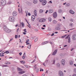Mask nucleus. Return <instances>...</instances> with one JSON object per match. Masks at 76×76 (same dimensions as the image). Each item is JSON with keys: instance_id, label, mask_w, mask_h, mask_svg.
<instances>
[{"instance_id": "nucleus-1", "label": "nucleus", "mask_w": 76, "mask_h": 76, "mask_svg": "<svg viewBox=\"0 0 76 76\" xmlns=\"http://www.w3.org/2000/svg\"><path fill=\"white\" fill-rule=\"evenodd\" d=\"M4 30L6 32H7V33H10V32H11V31L10 29H9L7 27H4Z\"/></svg>"}, {"instance_id": "nucleus-2", "label": "nucleus", "mask_w": 76, "mask_h": 76, "mask_svg": "<svg viewBox=\"0 0 76 76\" xmlns=\"http://www.w3.org/2000/svg\"><path fill=\"white\" fill-rule=\"evenodd\" d=\"M6 4V1L5 0H1V6H4Z\"/></svg>"}, {"instance_id": "nucleus-3", "label": "nucleus", "mask_w": 76, "mask_h": 76, "mask_svg": "<svg viewBox=\"0 0 76 76\" xmlns=\"http://www.w3.org/2000/svg\"><path fill=\"white\" fill-rule=\"evenodd\" d=\"M15 18L13 16L10 17L9 18V20L11 22H13L15 21Z\"/></svg>"}, {"instance_id": "nucleus-4", "label": "nucleus", "mask_w": 76, "mask_h": 76, "mask_svg": "<svg viewBox=\"0 0 76 76\" xmlns=\"http://www.w3.org/2000/svg\"><path fill=\"white\" fill-rule=\"evenodd\" d=\"M53 17L54 18H56L57 17V12H55L53 15Z\"/></svg>"}, {"instance_id": "nucleus-5", "label": "nucleus", "mask_w": 76, "mask_h": 76, "mask_svg": "<svg viewBox=\"0 0 76 76\" xmlns=\"http://www.w3.org/2000/svg\"><path fill=\"white\" fill-rule=\"evenodd\" d=\"M61 63L62 65L64 66L65 64V60L64 59H62L61 61Z\"/></svg>"}, {"instance_id": "nucleus-6", "label": "nucleus", "mask_w": 76, "mask_h": 76, "mask_svg": "<svg viewBox=\"0 0 76 76\" xmlns=\"http://www.w3.org/2000/svg\"><path fill=\"white\" fill-rule=\"evenodd\" d=\"M4 53H5L4 51L2 52L1 53H0V56H1V57H4V55L3 54H4Z\"/></svg>"}, {"instance_id": "nucleus-7", "label": "nucleus", "mask_w": 76, "mask_h": 76, "mask_svg": "<svg viewBox=\"0 0 76 76\" xmlns=\"http://www.w3.org/2000/svg\"><path fill=\"white\" fill-rule=\"evenodd\" d=\"M48 43V41H46L45 42H43L41 44V45H44V44H47Z\"/></svg>"}, {"instance_id": "nucleus-8", "label": "nucleus", "mask_w": 76, "mask_h": 76, "mask_svg": "<svg viewBox=\"0 0 76 76\" xmlns=\"http://www.w3.org/2000/svg\"><path fill=\"white\" fill-rule=\"evenodd\" d=\"M45 21V19L42 18L39 20L40 22H44Z\"/></svg>"}, {"instance_id": "nucleus-9", "label": "nucleus", "mask_w": 76, "mask_h": 76, "mask_svg": "<svg viewBox=\"0 0 76 76\" xmlns=\"http://www.w3.org/2000/svg\"><path fill=\"white\" fill-rule=\"evenodd\" d=\"M35 18V17L34 15H33L31 16V20L32 21H34Z\"/></svg>"}, {"instance_id": "nucleus-10", "label": "nucleus", "mask_w": 76, "mask_h": 76, "mask_svg": "<svg viewBox=\"0 0 76 76\" xmlns=\"http://www.w3.org/2000/svg\"><path fill=\"white\" fill-rule=\"evenodd\" d=\"M12 15L13 16H16L17 15V12H16V11H14L13 12Z\"/></svg>"}, {"instance_id": "nucleus-11", "label": "nucleus", "mask_w": 76, "mask_h": 76, "mask_svg": "<svg viewBox=\"0 0 76 76\" xmlns=\"http://www.w3.org/2000/svg\"><path fill=\"white\" fill-rule=\"evenodd\" d=\"M59 76H63V73L61 71H59Z\"/></svg>"}, {"instance_id": "nucleus-12", "label": "nucleus", "mask_w": 76, "mask_h": 76, "mask_svg": "<svg viewBox=\"0 0 76 76\" xmlns=\"http://www.w3.org/2000/svg\"><path fill=\"white\" fill-rule=\"evenodd\" d=\"M47 3V1L45 0H44V1L42 2V5H45Z\"/></svg>"}, {"instance_id": "nucleus-13", "label": "nucleus", "mask_w": 76, "mask_h": 76, "mask_svg": "<svg viewBox=\"0 0 76 76\" xmlns=\"http://www.w3.org/2000/svg\"><path fill=\"white\" fill-rule=\"evenodd\" d=\"M69 13H70L71 14H74L75 12L73 11L72 10H71L69 11Z\"/></svg>"}, {"instance_id": "nucleus-14", "label": "nucleus", "mask_w": 76, "mask_h": 76, "mask_svg": "<svg viewBox=\"0 0 76 76\" xmlns=\"http://www.w3.org/2000/svg\"><path fill=\"white\" fill-rule=\"evenodd\" d=\"M57 50H56L53 53V56H54V55H56V54L57 53Z\"/></svg>"}, {"instance_id": "nucleus-15", "label": "nucleus", "mask_w": 76, "mask_h": 76, "mask_svg": "<svg viewBox=\"0 0 76 76\" xmlns=\"http://www.w3.org/2000/svg\"><path fill=\"white\" fill-rule=\"evenodd\" d=\"M53 9L50 10H49V12L50 13H53Z\"/></svg>"}, {"instance_id": "nucleus-16", "label": "nucleus", "mask_w": 76, "mask_h": 76, "mask_svg": "<svg viewBox=\"0 0 76 76\" xmlns=\"http://www.w3.org/2000/svg\"><path fill=\"white\" fill-rule=\"evenodd\" d=\"M72 38L73 39H76V34L74 35L72 37Z\"/></svg>"}, {"instance_id": "nucleus-17", "label": "nucleus", "mask_w": 76, "mask_h": 76, "mask_svg": "<svg viewBox=\"0 0 76 76\" xmlns=\"http://www.w3.org/2000/svg\"><path fill=\"white\" fill-rule=\"evenodd\" d=\"M34 13L36 16H37V10H35L34 11Z\"/></svg>"}, {"instance_id": "nucleus-18", "label": "nucleus", "mask_w": 76, "mask_h": 76, "mask_svg": "<svg viewBox=\"0 0 76 76\" xmlns=\"http://www.w3.org/2000/svg\"><path fill=\"white\" fill-rule=\"evenodd\" d=\"M48 20L49 21V22H51L52 21V18L51 17H49L48 18Z\"/></svg>"}, {"instance_id": "nucleus-19", "label": "nucleus", "mask_w": 76, "mask_h": 76, "mask_svg": "<svg viewBox=\"0 0 76 76\" xmlns=\"http://www.w3.org/2000/svg\"><path fill=\"white\" fill-rule=\"evenodd\" d=\"M55 29L56 30H60V28L58 27H57L55 28Z\"/></svg>"}, {"instance_id": "nucleus-20", "label": "nucleus", "mask_w": 76, "mask_h": 76, "mask_svg": "<svg viewBox=\"0 0 76 76\" xmlns=\"http://www.w3.org/2000/svg\"><path fill=\"white\" fill-rule=\"evenodd\" d=\"M53 24H56V23H57V21L55 20H53Z\"/></svg>"}, {"instance_id": "nucleus-21", "label": "nucleus", "mask_w": 76, "mask_h": 76, "mask_svg": "<svg viewBox=\"0 0 76 76\" xmlns=\"http://www.w3.org/2000/svg\"><path fill=\"white\" fill-rule=\"evenodd\" d=\"M25 73V71H20L19 72V73L20 74H23V73Z\"/></svg>"}, {"instance_id": "nucleus-22", "label": "nucleus", "mask_w": 76, "mask_h": 76, "mask_svg": "<svg viewBox=\"0 0 76 76\" xmlns=\"http://www.w3.org/2000/svg\"><path fill=\"white\" fill-rule=\"evenodd\" d=\"M33 3H35V4H36V3H38V1L37 0H34L33 1Z\"/></svg>"}, {"instance_id": "nucleus-23", "label": "nucleus", "mask_w": 76, "mask_h": 76, "mask_svg": "<svg viewBox=\"0 0 76 76\" xmlns=\"http://www.w3.org/2000/svg\"><path fill=\"white\" fill-rule=\"evenodd\" d=\"M6 64H10V63L9 62L6 61L5 62Z\"/></svg>"}, {"instance_id": "nucleus-24", "label": "nucleus", "mask_w": 76, "mask_h": 76, "mask_svg": "<svg viewBox=\"0 0 76 76\" xmlns=\"http://www.w3.org/2000/svg\"><path fill=\"white\" fill-rule=\"evenodd\" d=\"M43 12V10L42 9L40 10L39 12L40 13H42Z\"/></svg>"}, {"instance_id": "nucleus-25", "label": "nucleus", "mask_w": 76, "mask_h": 76, "mask_svg": "<svg viewBox=\"0 0 76 76\" xmlns=\"http://www.w3.org/2000/svg\"><path fill=\"white\" fill-rule=\"evenodd\" d=\"M20 62L22 64H25V61H20Z\"/></svg>"}, {"instance_id": "nucleus-26", "label": "nucleus", "mask_w": 76, "mask_h": 76, "mask_svg": "<svg viewBox=\"0 0 76 76\" xmlns=\"http://www.w3.org/2000/svg\"><path fill=\"white\" fill-rule=\"evenodd\" d=\"M17 69L19 71H22V69L20 68H18Z\"/></svg>"}, {"instance_id": "nucleus-27", "label": "nucleus", "mask_w": 76, "mask_h": 76, "mask_svg": "<svg viewBox=\"0 0 76 76\" xmlns=\"http://www.w3.org/2000/svg\"><path fill=\"white\" fill-rule=\"evenodd\" d=\"M21 24H22V28H23V27H24V23H23V22H22Z\"/></svg>"}, {"instance_id": "nucleus-28", "label": "nucleus", "mask_w": 76, "mask_h": 76, "mask_svg": "<svg viewBox=\"0 0 76 76\" xmlns=\"http://www.w3.org/2000/svg\"><path fill=\"white\" fill-rule=\"evenodd\" d=\"M70 65H72L73 64V62L72 61H71L70 62Z\"/></svg>"}, {"instance_id": "nucleus-29", "label": "nucleus", "mask_w": 76, "mask_h": 76, "mask_svg": "<svg viewBox=\"0 0 76 76\" xmlns=\"http://www.w3.org/2000/svg\"><path fill=\"white\" fill-rule=\"evenodd\" d=\"M73 26V23H70L69 26H71V27H72V26Z\"/></svg>"}, {"instance_id": "nucleus-30", "label": "nucleus", "mask_w": 76, "mask_h": 76, "mask_svg": "<svg viewBox=\"0 0 76 76\" xmlns=\"http://www.w3.org/2000/svg\"><path fill=\"white\" fill-rule=\"evenodd\" d=\"M62 12V10H61V9H59L58 10V12H59V13H61V12Z\"/></svg>"}, {"instance_id": "nucleus-31", "label": "nucleus", "mask_w": 76, "mask_h": 76, "mask_svg": "<svg viewBox=\"0 0 76 76\" xmlns=\"http://www.w3.org/2000/svg\"><path fill=\"white\" fill-rule=\"evenodd\" d=\"M68 42L69 43H70V37H69V39H68Z\"/></svg>"}, {"instance_id": "nucleus-32", "label": "nucleus", "mask_w": 76, "mask_h": 76, "mask_svg": "<svg viewBox=\"0 0 76 76\" xmlns=\"http://www.w3.org/2000/svg\"><path fill=\"white\" fill-rule=\"evenodd\" d=\"M56 60V59H53V60L52 61V62H53V64H54L55 63V60Z\"/></svg>"}, {"instance_id": "nucleus-33", "label": "nucleus", "mask_w": 76, "mask_h": 76, "mask_svg": "<svg viewBox=\"0 0 76 76\" xmlns=\"http://www.w3.org/2000/svg\"><path fill=\"white\" fill-rule=\"evenodd\" d=\"M66 36H67L66 35H64V36H62L61 38H64L65 37H66Z\"/></svg>"}, {"instance_id": "nucleus-34", "label": "nucleus", "mask_w": 76, "mask_h": 76, "mask_svg": "<svg viewBox=\"0 0 76 76\" xmlns=\"http://www.w3.org/2000/svg\"><path fill=\"white\" fill-rule=\"evenodd\" d=\"M31 45H28V48L29 49H30L31 48Z\"/></svg>"}, {"instance_id": "nucleus-35", "label": "nucleus", "mask_w": 76, "mask_h": 76, "mask_svg": "<svg viewBox=\"0 0 76 76\" xmlns=\"http://www.w3.org/2000/svg\"><path fill=\"white\" fill-rule=\"evenodd\" d=\"M38 38H36L35 39V42H37V41H38Z\"/></svg>"}, {"instance_id": "nucleus-36", "label": "nucleus", "mask_w": 76, "mask_h": 76, "mask_svg": "<svg viewBox=\"0 0 76 76\" xmlns=\"http://www.w3.org/2000/svg\"><path fill=\"white\" fill-rule=\"evenodd\" d=\"M22 58L23 59H24V58H25V56L23 55V56L22 57Z\"/></svg>"}, {"instance_id": "nucleus-37", "label": "nucleus", "mask_w": 76, "mask_h": 76, "mask_svg": "<svg viewBox=\"0 0 76 76\" xmlns=\"http://www.w3.org/2000/svg\"><path fill=\"white\" fill-rule=\"evenodd\" d=\"M35 60H36L35 59H34L33 60V61L31 62V63H34V62H35Z\"/></svg>"}, {"instance_id": "nucleus-38", "label": "nucleus", "mask_w": 76, "mask_h": 76, "mask_svg": "<svg viewBox=\"0 0 76 76\" xmlns=\"http://www.w3.org/2000/svg\"><path fill=\"white\" fill-rule=\"evenodd\" d=\"M70 36V35H68L67 37H66L65 38L66 39H67V38H69V36Z\"/></svg>"}, {"instance_id": "nucleus-39", "label": "nucleus", "mask_w": 76, "mask_h": 76, "mask_svg": "<svg viewBox=\"0 0 76 76\" xmlns=\"http://www.w3.org/2000/svg\"><path fill=\"white\" fill-rule=\"evenodd\" d=\"M24 66L26 67V68H28V65H24Z\"/></svg>"}, {"instance_id": "nucleus-40", "label": "nucleus", "mask_w": 76, "mask_h": 76, "mask_svg": "<svg viewBox=\"0 0 76 76\" xmlns=\"http://www.w3.org/2000/svg\"><path fill=\"white\" fill-rule=\"evenodd\" d=\"M17 37H18V36H17V35H16L15 36V39H17Z\"/></svg>"}, {"instance_id": "nucleus-41", "label": "nucleus", "mask_w": 76, "mask_h": 76, "mask_svg": "<svg viewBox=\"0 0 76 76\" xmlns=\"http://www.w3.org/2000/svg\"><path fill=\"white\" fill-rule=\"evenodd\" d=\"M74 72L75 73H76V68H75L74 69Z\"/></svg>"}, {"instance_id": "nucleus-42", "label": "nucleus", "mask_w": 76, "mask_h": 76, "mask_svg": "<svg viewBox=\"0 0 76 76\" xmlns=\"http://www.w3.org/2000/svg\"><path fill=\"white\" fill-rule=\"evenodd\" d=\"M5 53H7V54H8V53H9V51H6L5 52Z\"/></svg>"}, {"instance_id": "nucleus-43", "label": "nucleus", "mask_w": 76, "mask_h": 76, "mask_svg": "<svg viewBox=\"0 0 76 76\" xmlns=\"http://www.w3.org/2000/svg\"><path fill=\"white\" fill-rule=\"evenodd\" d=\"M29 41V40L28 39L26 41V43H27V42H28Z\"/></svg>"}, {"instance_id": "nucleus-44", "label": "nucleus", "mask_w": 76, "mask_h": 76, "mask_svg": "<svg viewBox=\"0 0 76 76\" xmlns=\"http://www.w3.org/2000/svg\"><path fill=\"white\" fill-rule=\"evenodd\" d=\"M28 12V11H26L25 12L26 13V16H28V14H27V12Z\"/></svg>"}, {"instance_id": "nucleus-45", "label": "nucleus", "mask_w": 76, "mask_h": 76, "mask_svg": "<svg viewBox=\"0 0 76 76\" xmlns=\"http://www.w3.org/2000/svg\"><path fill=\"white\" fill-rule=\"evenodd\" d=\"M41 71H44V69H42L41 68L40 70V71L41 72Z\"/></svg>"}, {"instance_id": "nucleus-46", "label": "nucleus", "mask_w": 76, "mask_h": 76, "mask_svg": "<svg viewBox=\"0 0 76 76\" xmlns=\"http://www.w3.org/2000/svg\"><path fill=\"white\" fill-rule=\"evenodd\" d=\"M23 31H24V32H27V31H26V29H25L23 30Z\"/></svg>"}, {"instance_id": "nucleus-47", "label": "nucleus", "mask_w": 76, "mask_h": 76, "mask_svg": "<svg viewBox=\"0 0 76 76\" xmlns=\"http://www.w3.org/2000/svg\"><path fill=\"white\" fill-rule=\"evenodd\" d=\"M49 3L52 4V1H49Z\"/></svg>"}, {"instance_id": "nucleus-48", "label": "nucleus", "mask_w": 76, "mask_h": 76, "mask_svg": "<svg viewBox=\"0 0 76 76\" xmlns=\"http://www.w3.org/2000/svg\"><path fill=\"white\" fill-rule=\"evenodd\" d=\"M13 38H11L10 39V41H12V40H13Z\"/></svg>"}, {"instance_id": "nucleus-49", "label": "nucleus", "mask_w": 76, "mask_h": 76, "mask_svg": "<svg viewBox=\"0 0 76 76\" xmlns=\"http://www.w3.org/2000/svg\"><path fill=\"white\" fill-rule=\"evenodd\" d=\"M34 68L35 69H36V68H37V65H35Z\"/></svg>"}, {"instance_id": "nucleus-50", "label": "nucleus", "mask_w": 76, "mask_h": 76, "mask_svg": "<svg viewBox=\"0 0 76 76\" xmlns=\"http://www.w3.org/2000/svg\"><path fill=\"white\" fill-rule=\"evenodd\" d=\"M57 66L58 67H59L60 66V64H57Z\"/></svg>"}, {"instance_id": "nucleus-51", "label": "nucleus", "mask_w": 76, "mask_h": 76, "mask_svg": "<svg viewBox=\"0 0 76 76\" xmlns=\"http://www.w3.org/2000/svg\"><path fill=\"white\" fill-rule=\"evenodd\" d=\"M28 16H31V14L29 12L28 13Z\"/></svg>"}, {"instance_id": "nucleus-52", "label": "nucleus", "mask_w": 76, "mask_h": 76, "mask_svg": "<svg viewBox=\"0 0 76 76\" xmlns=\"http://www.w3.org/2000/svg\"><path fill=\"white\" fill-rule=\"evenodd\" d=\"M22 54V53H19V55H20V56H21Z\"/></svg>"}, {"instance_id": "nucleus-53", "label": "nucleus", "mask_w": 76, "mask_h": 76, "mask_svg": "<svg viewBox=\"0 0 76 76\" xmlns=\"http://www.w3.org/2000/svg\"><path fill=\"white\" fill-rule=\"evenodd\" d=\"M36 72H38V69H36Z\"/></svg>"}, {"instance_id": "nucleus-54", "label": "nucleus", "mask_w": 76, "mask_h": 76, "mask_svg": "<svg viewBox=\"0 0 76 76\" xmlns=\"http://www.w3.org/2000/svg\"><path fill=\"white\" fill-rule=\"evenodd\" d=\"M23 34H24V35H26V33L25 32H23Z\"/></svg>"}, {"instance_id": "nucleus-55", "label": "nucleus", "mask_w": 76, "mask_h": 76, "mask_svg": "<svg viewBox=\"0 0 76 76\" xmlns=\"http://www.w3.org/2000/svg\"><path fill=\"white\" fill-rule=\"evenodd\" d=\"M49 43L51 44V45L53 44V43H52V42H50Z\"/></svg>"}, {"instance_id": "nucleus-56", "label": "nucleus", "mask_w": 76, "mask_h": 76, "mask_svg": "<svg viewBox=\"0 0 76 76\" xmlns=\"http://www.w3.org/2000/svg\"><path fill=\"white\" fill-rule=\"evenodd\" d=\"M48 12V10H47L46 12H45V13H47V12Z\"/></svg>"}, {"instance_id": "nucleus-57", "label": "nucleus", "mask_w": 76, "mask_h": 76, "mask_svg": "<svg viewBox=\"0 0 76 76\" xmlns=\"http://www.w3.org/2000/svg\"><path fill=\"white\" fill-rule=\"evenodd\" d=\"M72 76H76V74H74Z\"/></svg>"}, {"instance_id": "nucleus-58", "label": "nucleus", "mask_w": 76, "mask_h": 76, "mask_svg": "<svg viewBox=\"0 0 76 76\" xmlns=\"http://www.w3.org/2000/svg\"><path fill=\"white\" fill-rule=\"evenodd\" d=\"M18 11H19V13H20V10H19V8H18Z\"/></svg>"}, {"instance_id": "nucleus-59", "label": "nucleus", "mask_w": 76, "mask_h": 76, "mask_svg": "<svg viewBox=\"0 0 76 76\" xmlns=\"http://www.w3.org/2000/svg\"><path fill=\"white\" fill-rule=\"evenodd\" d=\"M26 43V45H29V43Z\"/></svg>"}, {"instance_id": "nucleus-60", "label": "nucleus", "mask_w": 76, "mask_h": 76, "mask_svg": "<svg viewBox=\"0 0 76 76\" xmlns=\"http://www.w3.org/2000/svg\"><path fill=\"white\" fill-rule=\"evenodd\" d=\"M43 27H45V25H43Z\"/></svg>"}, {"instance_id": "nucleus-61", "label": "nucleus", "mask_w": 76, "mask_h": 76, "mask_svg": "<svg viewBox=\"0 0 76 76\" xmlns=\"http://www.w3.org/2000/svg\"><path fill=\"white\" fill-rule=\"evenodd\" d=\"M22 76H27L26 75H22Z\"/></svg>"}, {"instance_id": "nucleus-62", "label": "nucleus", "mask_w": 76, "mask_h": 76, "mask_svg": "<svg viewBox=\"0 0 76 76\" xmlns=\"http://www.w3.org/2000/svg\"><path fill=\"white\" fill-rule=\"evenodd\" d=\"M45 76V74H43L42 75V76Z\"/></svg>"}, {"instance_id": "nucleus-63", "label": "nucleus", "mask_w": 76, "mask_h": 76, "mask_svg": "<svg viewBox=\"0 0 76 76\" xmlns=\"http://www.w3.org/2000/svg\"><path fill=\"white\" fill-rule=\"evenodd\" d=\"M54 35V33H53V34H51V36H53V35Z\"/></svg>"}, {"instance_id": "nucleus-64", "label": "nucleus", "mask_w": 76, "mask_h": 76, "mask_svg": "<svg viewBox=\"0 0 76 76\" xmlns=\"http://www.w3.org/2000/svg\"><path fill=\"white\" fill-rule=\"evenodd\" d=\"M40 0V2H42V1L43 0Z\"/></svg>"}]
</instances>
